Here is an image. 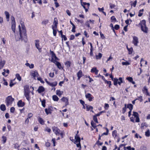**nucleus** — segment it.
<instances>
[{
  "label": "nucleus",
  "mask_w": 150,
  "mask_h": 150,
  "mask_svg": "<svg viewBox=\"0 0 150 150\" xmlns=\"http://www.w3.org/2000/svg\"><path fill=\"white\" fill-rule=\"evenodd\" d=\"M20 23L21 25H19L18 26L20 35L19 40L21 41H23L25 43H26L28 40L26 29L23 21L22 20L20 21Z\"/></svg>",
  "instance_id": "f257e3e1"
},
{
  "label": "nucleus",
  "mask_w": 150,
  "mask_h": 150,
  "mask_svg": "<svg viewBox=\"0 0 150 150\" xmlns=\"http://www.w3.org/2000/svg\"><path fill=\"white\" fill-rule=\"evenodd\" d=\"M52 129L53 131L56 135H60L62 138L64 137L65 135L64 131H61L57 127L54 126L52 127Z\"/></svg>",
  "instance_id": "f03ea898"
},
{
  "label": "nucleus",
  "mask_w": 150,
  "mask_h": 150,
  "mask_svg": "<svg viewBox=\"0 0 150 150\" xmlns=\"http://www.w3.org/2000/svg\"><path fill=\"white\" fill-rule=\"evenodd\" d=\"M24 95L28 101H30V98L29 94L30 92L29 87L28 85H25L24 87Z\"/></svg>",
  "instance_id": "7ed1b4c3"
},
{
  "label": "nucleus",
  "mask_w": 150,
  "mask_h": 150,
  "mask_svg": "<svg viewBox=\"0 0 150 150\" xmlns=\"http://www.w3.org/2000/svg\"><path fill=\"white\" fill-rule=\"evenodd\" d=\"M110 77L111 79L113 81L114 85L116 86L118 84L120 86L121 84L123 82L122 78L121 77L119 78L118 79L116 78H113V77L112 74L110 75Z\"/></svg>",
  "instance_id": "20e7f679"
},
{
  "label": "nucleus",
  "mask_w": 150,
  "mask_h": 150,
  "mask_svg": "<svg viewBox=\"0 0 150 150\" xmlns=\"http://www.w3.org/2000/svg\"><path fill=\"white\" fill-rule=\"evenodd\" d=\"M139 25L141 26V29L142 31L146 33H148V28L146 27V21L145 20L141 21Z\"/></svg>",
  "instance_id": "39448f33"
},
{
  "label": "nucleus",
  "mask_w": 150,
  "mask_h": 150,
  "mask_svg": "<svg viewBox=\"0 0 150 150\" xmlns=\"http://www.w3.org/2000/svg\"><path fill=\"white\" fill-rule=\"evenodd\" d=\"M14 100V99L11 96H8L5 99V103L6 106H8L9 105H11Z\"/></svg>",
  "instance_id": "423d86ee"
},
{
  "label": "nucleus",
  "mask_w": 150,
  "mask_h": 150,
  "mask_svg": "<svg viewBox=\"0 0 150 150\" xmlns=\"http://www.w3.org/2000/svg\"><path fill=\"white\" fill-rule=\"evenodd\" d=\"M50 52L51 54L52 57L51 60V62L54 63H56V61H57L56 60L59 61V59L57 57L53 51H52L50 50Z\"/></svg>",
  "instance_id": "0eeeda50"
},
{
  "label": "nucleus",
  "mask_w": 150,
  "mask_h": 150,
  "mask_svg": "<svg viewBox=\"0 0 150 150\" xmlns=\"http://www.w3.org/2000/svg\"><path fill=\"white\" fill-rule=\"evenodd\" d=\"M11 29L14 33L15 32L16 23L15 18L13 16L11 17Z\"/></svg>",
  "instance_id": "6e6552de"
},
{
  "label": "nucleus",
  "mask_w": 150,
  "mask_h": 150,
  "mask_svg": "<svg viewBox=\"0 0 150 150\" xmlns=\"http://www.w3.org/2000/svg\"><path fill=\"white\" fill-rule=\"evenodd\" d=\"M53 110V108L51 106H48V108H46L45 110V112L47 115H48L49 114H51Z\"/></svg>",
  "instance_id": "1a4fd4ad"
},
{
  "label": "nucleus",
  "mask_w": 150,
  "mask_h": 150,
  "mask_svg": "<svg viewBox=\"0 0 150 150\" xmlns=\"http://www.w3.org/2000/svg\"><path fill=\"white\" fill-rule=\"evenodd\" d=\"M35 44L36 47L38 50L40 52H41L42 48L40 47V41L39 40H35Z\"/></svg>",
  "instance_id": "9d476101"
},
{
  "label": "nucleus",
  "mask_w": 150,
  "mask_h": 150,
  "mask_svg": "<svg viewBox=\"0 0 150 150\" xmlns=\"http://www.w3.org/2000/svg\"><path fill=\"white\" fill-rule=\"evenodd\" d=\"M132 43L134 44L135 46H137L138 44L139 43V40L138 37H137V36H132Z\"/></svg>",
  "instance_id": "9b49d317"
},
{
  "label": "nucleus",
  "mask_w": 150,
  "mask_h": 150,
  "mask_svg": "<svg viewBox=\"0 0 150 150\" xmlns=\"http://www.w3.org/2000/svg\"><path fill=\"white\" fill-rule=\"evenodd\" d=\"M30 75L33 78H35L36 76L38 77L39 75L37 70L31 71L30 73Z\"/></svg>",
  "instance_id": "f8f14e48"
},
{
  "label": "nucleus",
  "mask_w": 150,
  "mask_h": 150,
  "mask_svg": "<svg viewBox=\"0 0 150 150\" xmlns=\"http://www.w3.org/2000/svg\"><path fill=\"white\" fill-rule=\"evenodd\" d=\"M86 98L88 99L89 101H91L94 98V97L90 93H87L85 95Z\"/></svg>",
  "instance_id": "ddd939ff"
},
{
  "label": "nucleus",
  "mask_w": 150,
  "mask_h": 150,
  "mask_svg": "<svg viewBox=\"0 0 150 150\" xmlns=\"http://www.w3.org/2000/svg\"><path fill=\"white\" fill-rule=\"evenodd\" d=\"M81 6L83 7V8L85 9L86 12H87L88 11V9L86 8L85 6L86 5H87V7L88 8H89V6H90V4L89 3H87L86 2H82V4H81Z\"/></svg>",
  "instance_id": "4468645a"
},
{
  "label": "nucleus",
  "mask_w": 150,
  "mask_h": 150,
  "mask_svg": "<svg viewBox=\"0 0 150 150\" xmlns=\"http://www.w3.org/2000/svg\"><path fill=\"white\" fill-rule=\"evenodd\" d=\"M61 100L65 102V106L63 107H65L66 106L69 105L68 99L67 98L63 97L61 99Z\"/></svg>",
  "instance_id": "2eb2a0df"
},
{
  "label": "nucleus",
  "mask_w": 150,
  "mask_h": 150,
  "mask_svg": "<svg viewBox=\"0 0 150 150\" xmlns=\"http://www.w3.org/2000/svg\"><path fill=\"white\" fill-rule=\"evenodd\" d=\"M99 71L97 69L96 67H93L91 70V72L92 73H94L95 74L97 75Z\"/></svg>",
  "instance_id": "dca6fc26"
},
{
  "label": "nucleus",
  "mask_w": 150,
  "mask_h": 150,
  "mask_svg": "<svg viewBox=\"0 0 150 150\" xmlns=\"http://www.w3.org/2000/svg\"><path fill=\"white\" fill-rule=\"evenodd\" d=\"M45 88L42 86H40L37 91L39 93H40L45 91Z\"/></svg>",
  "instance_id": "f3484780"
},
{
  "label": "nucleus",
  "mask_w": 150,
  "mask_h": 150,
  "mask_svg": "<svg viewBox=\"0 0 150 150\" xmlns=\"http://www.w3.org/2000/svg\"><path fill=\"white\" fill-rule=\"evenodd\" d=\"M58 24V20L57 18H54V21L53 22V25H52V27H54L55 28H57V25Z\"/></svg>",
  "instance_id": "a211bd4d"
},
{
  "label": "nucleus",
  "mask_w": 150,
  "mask_h": 150,
  "mask_svg": "<svg viewBox=\"0 0 150 150\" xmlns=\"http://www.w3.org/2000/svg\"><path fill=\"white\" fill-rule=\"evenodd\" d=\"M77 75L78 77L77 79L79 80L83 75L82 71L81 70H79L77 73Z\"/></svg>",
  "instance_id": "6ab92c4d"
},
{
  "label": "nucleus",
  "mask_w": 150,
  "mask_h": 150,
  "mask_svg": "<svg viewBox=\"0 0 150 150\" xmlns=\"http://www.w3.org/2000/svg\"><path fill=\"white\" fill-rule=\"evenodd\" d=\"M25 105V103L24 102H23L21 100H19L17 103V105L19 107H23Z\"/></svg>",
  "instance_id": "aec40b11"
},
{
  "label": "nucleus",
  "mask_w": 150,
  "mask_h": 150,
  "mask_svg": "<svg viewBox=\"0 0 150 150\" xmlns=\"http://www.w3.org/2000/svg\"><path fill=\"white\" fill-rule=\"evenodd\" d=\"M85 105H86V111H89L90 110H91V112H94L93 111V107L92 106H90L87 104H85Z\"/></svg>",
  "instance_id": "412c9836"
},
{
  "label": "nucleus",
  "mask_w": 150,
  "mask_h": 150,
  "mask_svg": "<svg viewBox=\"0 0 150 150\" xmlns=\"http://www.w3.org/2000/svg\"><path fill=\"white\" fill-rule=\"evenodd\" d=\"M38 120L40 124L43 125L45 124V121L41 117H38Z\"/></svg>",
  "instance_id": "4be33fe9"
},
{
  "label": "nucleus",
  "mask_w": 150,
  "mask_h": 150,
  "mask_svg": "<svg viewBox=\"0 0 150 150\" xmlns=\"http://www.w3.org/2000/svg\"><path fill=\"white\" fill-rule=\"evenodd\" d=\"M88 44L90 45L91 48H90V56H93V47L92 44L91 42H89Z\"/></svg>",
  "instance_id": "5701e85b"
},
{
  "label": "nucleus",
  "mask_w": 150,
  "mask_h": 150,
  "mask_svg": "<svg viewBox=\"0 0 150 150\" xmlns=\"http://www.w3.org/2000/svg\"><path fill=\"white\" fill-rule=\"evenodd\" d=\"M71 63L70 61H67L64 63V64L67 68H69L71 66Z\"/></svg>",
  "instance_id": "b1692460"
},
{
  "label": "nucleus",
  "mask_w": 150,
  "mask_h": 150,
  "mask_svg": "<svg viewBox=\"0 0 150 150\" xmlns=\"http://www.w3.org/2000/svg\"><path fill=\"white\" fill-rule=\"evenodd\" d=\"M91 125L92 126L94 129H96V132H98V130L97 128H96L97 126L96 125V123H94L93 121H91Z\"/></svg>",
  "instance_id": "393cba45"
},
{
  "label": "nucleus",
  "mask_w": 150,
  "mask_h": 150,
  "mask_svg": "<svg viewBox=\"0 0 150 150\" xmlns=\"http://www.w3.org/2000/svg\"><path fill=\"white\" fill-rule=\"evenodd\" d=\"M126 79L129 82L132 83L133 84H135V82L133 81V78L132 77H127L126 78Z\"/></svg>",
  "instance_id": "a878e982"
},
{
  "label": "nucleus",
  "mask_w": 150,
  "mask_h": 150,
  "mask_svg": "<svg viewBox=\"0 0 150 150\" xmlns=\"http://www.w3.org/2000/svg\"><path fill=\"white\" fill-rule=\"evenodd\" d=\"M148 126L147 125L145 122L142 123L141 125L140 128L141 129L143 130L145 129V127H146Z\"/></svg>",
  "instance_id": "bb28decb"
},
{
  "label": "nucleus",
  "mask_w": 150,
  "mask_h": 150,
  "mask_svg": "<svg viewBox=\"0 0 150 150\" xmlns=\"http://www.w3.org/2000/svg\"><path fill=\"white\" fill-rule=\"evenodd\" d=\"M5 63V61L4 60H1L0 61V70L3 68Z\"/></svg>",
  "instance_id": "cd10ccee"
},
{
  "label": "nucleus",
  "mask_w": 150,
  "mask_h": 150,
  "mask_svg": "<svg viewBox=\"0 0 150 150\" xmlns=\"http://www.w3.org/2000/svg\"><path fill=\"white\" fill-rule=\"evenodd\" d=\"M127 108H129V110H132L133 108V105L131 103L127 104Z\"/></svg>",
  "instance_id": "c85d7f7f"
},
{
  "label": "nucleus",
  "mask_w": 150,
  "mask_h": 150,
  "mask_svg": "<svg viewBox=\"0 0 150 150\" xmlns=\"http://www.w3.org/2000/svg\"><path fill=\"white\" fill-rule=\"evenodd\" d=\"M126 47L128 51L129 54H132L133 50V48H132V47H131L130 48H128L127 45Z\"/></svg>",
  "instance_id": "c756f323"
},
{
  "label": "nucleus",
  "mask_w": 150,
  "mask_h": 150,
  "mask_svg": "<svg viewBox=\"0 0 150 150\" xmlns=\"http://www.w3.org/2000/svg\"><path fill=\"white\" fill-rule=\"evenodd\" d=\"M54 63L57 65V68L59 69H61L62 68V65L59 62L56 61V63Z\"/></svg>",
  "instance_id": "7c9ffc66"
},
{
  "label": "nucleus",
  "mask_w": 150,
  "mask_h": 150,
  "mask_svg": "<svg viewBox=\"0 0 150 150\" xmlns=\"http://www.w3.org/2000/svg\"><path fill=\"white\" fill-rule=\"evenodd\" d=\"M57 82L56 81H54L52 83L50 82L48 85L52 87H55L57 85Z\"/></svg>",
  "instance_id": "2f4dec72"
},
{
  "label": "nucleus",
  "mask_w": 150,
  "mask_h": 150,
  "mask_svg": "<svg viewBox=\"0 0 150 150\" xmlns=\"http://www.w3.org/2000/svg\"><path fill=\"white\" fill-rule=\"evenodd\" d=\"M104 81L105 83H107L109 85L108 87L109 88H111V86L112 85L111 81H108L106 80L105 79Z\"/></svg>",
  "instance_id": "473e14b6"
},
{
  "label": "nucleus",
  "mask_w": 150,
  "mask_h": 150,
  "mask_svg": "<svg viewBox=\"0 0 150 150\" xmlns=\"http://www.w3.org/2000/svg\"><path fill=\"white\" fill-rule=\"evenodd\" d=\"M124 150H135V148H131V146H129L127 147L124 146Z\"/></svg>",
  "instance_id": "72a5a7b5"
},
{
  "label": "nucleus",
  "mask_w": 150,
  "mask_h": 150,
  "mask_svg": "<svg viewBox=\"0 0 150 150\" xmlns=\"http://www.w3.org/2000/svg\"><path fill=\"white\" fill-rule=\"evenodd\" d=\"M5 14L6 15V18L7 19V21H9L10 17L9 14V13L7 11H5Z\"/></svg>",
  "instance_id": "f704fd0d"
},
{
  "label": "nucleus",
  "mask_w": 150,
  "mask_h": 150,
  "mask_svg": "<svg viewBox=\"0 0 150 150\" xmlns=\"http://www.w3.org/2000/svg\"><path fill=\"white\" fill-rule=\"evenodd\" d=\"M102 57V54L100 53H99L98 55L96 56V58L97 59H100Z\"/></svg>",
  "instance_id": "c9c22d12"
},
{
  "label": "nucleus",
  "mask_w": 150,
  "mask_h": 150,
  "mask_svg": "<svg viewBox=\"0 0 150 150\" xmlns=\"http://www.w3.org/2000/svg\"><path fill=\"white\" fill-rule=\"evenodd\" d=\"M0 108L2 111H5L6 110L5 105L4 104H1L0 106Z\"/></svg>",
  "instance_id": "e433bc0d"
},
{
  "label": "nucleus",
  "mask_w": 150,
  "mask_h": 150,
  "mask_svg": "<svg viewBox=\"0 0 150 150\" xmlns=\"http://www.w3.org/2000/svg\"><path fill=\"white\" fill-rule=\"evenodd\" d=\"M144 11V10L143 9H140L139 10L138 14V16L139 17H141L143 14V12Z\"/></svg>",
  "instance_id": "4c0bfd02"
},
{
  "label": "nucleus",
  "mask_w": 150,
  "mask_h": 150,
  "mask_svg": "<svg viewBox=\"0 0 150 150\" xmlns=\"http://www.w3.org/2000/svg\"><path fill=\"white\" fill-rule=\"evenodd\" d=\"M57 28H55L54 27H52V29L53 30V35L55 37L56 36L57 33V31L56 30V29Z\"/></svg>",
  "instance_id": "58836bf2"
},
{
  "label": "nucleus",
  "mask_w": 150,
  "mask_h": 150,
  "mask_svg": "<svg viewBox=\"0 0 150 150\" xmlns=\"http://www.w3.org/2000/svg\"><path fill=\"white\" fill-rule=\"evenodd\" d=\"M143 93L144 94L148 91V89L146 86H144L142 89Z\"/></svg>",
  "instance_id": "ea45409f"
},
{
  "label": "nucleus",
  "mask_w": 150,
  "mask_h": 150,
  "mask_svg": "<svg viewBox=\"0 0 150 150\" xmlns=\"http://www.w3.org/2000/svg\"><path fill=\"white\" fill-rule=\"evenodd\" d=\"M127 109V104H125V107H123L122 110V112L124 114L126 112Z\"/></svg>",
  "instance_id": "a19ab883"
},
{
  "label": "nucleus",
  "mask_w": 150,
  "mask_h": 150,
  "mask_svg": "<svg viewBox=\"0 0 150 150\" xmlns=\"http://www.w3.org/2000/svg\"><path fill=\"white\" fill-rule=\"evenodd\" d=\"M52 99H53V100L54 101H57L59 99L58 97L56 95H55L53 96Z\"/></svg>",
  "instance_id": "79ce46f5"
},
{
  "label": "nucleus",
  "mask_w": 150,
  "mask_h": 150,
  "mask_svg": "<svg viewBox=\"0 0 150 150\" xmlns=\"http://www.w3.org/2000/svg\"><path fill=\"white\" fill-rule=\"evenodd\" d=\"M2 142L3 144L5 143L6 141L7 137L4 136H3L2 137Z\"/></svg>",
  "instance_id": "37998d69"
},
{
  "label": "nucleus",
  "mask_w": 150,
  "mask_h": 150,
  "mask_svg": "<svg viewBox=\"0 0 150 150\" xmlns=\"http://www.w3.org/2000/svg\"><path fill=\"white\" fill-rule=\"evenodd\" d=\"M63 93V91H61L59 90H57L56 91V94L59 96H61L62 94Z\"/></svg>",
  "instance_id": "c03bdc74"
},
{
  "label": "nucleus",
  "mask_w": 150,
  "mask_h": 150,
  "mask_svg": "<svg viewBox=\"0 0 150 150\" xmlns=\"http://www.w3.org/2000/svg\"><path fill=\"white\" fill-rule=\"evenodd\" d=\"M145 135L147 137H149L150 136V132L149 129H148L145 132Z\"/></svg>",
  "instance_id": "a18cd8bd"
},
{
  "label": "nucleus",
  "mask_w": 150,
  "mask_h": 150,
  "mask_svg": "<svg viewBox=\"0 0 150 150\" xmlns=\"http://www.w3.org/2000/svg\"><path fill=\"white\" fill-rule=\"evenodd\" d=\"M97 117V116L95 115L93 116V119L96 123H98V121Z\"/></svg>",
  "instance_id": "49530a36"
},
{
  "label": "nucleus",
  "mask_w": 150,
  "mask_h": 150,
  "mask_svg": "<svg viewBox=\"0 0 150 150\" xmlns=\"http://www.w3.org/2000/svg\"><path fill=\"white\" fill-rule=\"evenodd\" d=\"M112 136L114 137L117 136V131L116 130H114L112 132Z\"/></svg>",
  "instance_id": "de8ad7c7"
},
{
  "label": "nucleus",
  "mask_w": 150,
  "mask_h": 150,
  "mask_svg": "<svg viewBox=\"0 0 150 150\" xmlns=\"http://www.w3.org/2000/svg\"><path fill=\"white\" fill-rule=\"evenodd\" d=\"M16 77L17 79L19 81H20L21 80V77L20 76V75L18 74H17L16 75Z\"/></svg>",
  "instance_id": "09e8293b"
},
{
  "label": "nucleus",
  "mask_w": 150,
  "mask_h": 150,
  "mask_svg": "<svg viewBox=\"0 0 150 150\" xmlns=\"http://www.w3.org/2000/svg\"><path fill=\"white\" fill-rule=\"evenodd\" d=\"M41 101V104L42 106L44 108L45 107V103H46V100L45 99H44L42 100Z\"/></svg>",
  "instance_id": "8fccbe9b"
},
{
  "label": "nucleus",
  "mask_w": 150,
  "mask_h": 150,
  "mask_svg": "<svg viewBox=\"0 0 150 150\" xmlns=\"http://www.w3.org/2000/svg\"><path fill=\"white\" fill-rule=\"evenodd\" d=\"M106 130V132H104L101 134V136H103V135H107L108 134L109 130L106 127L105 128Z\"/></svg>",
  "instance_id": "3c124183"
},
{
  "label": "nucleus",
  "mask_w": 150,
  "mask_h": 150,
  "mask_svg": "<svg viewBox=\"0 0 150 150\" xmlns=\"http://www.w3.org/2000/svg\"><path fill=\"white\" fill-rule=\"evenodd\" d=\"M52 142L53 143V146H56V139L55 138H53L51 140Z\"/></svg>",
  "instance_id": "603ef678"
},
{
  "label": "nucleus",
  "mask_w": 150,
  "mask_h": 150,
  "mask_svg": "<svg viewBox=\"0 0 150 150\" xmlns=\"http://www.w3.org/2000/svg\"><path fill=\"white\" fill-rule=\"evenodd\" d=\"M96 78L101 77L103 81L105 79L103 76L100 75V74H99L97 76H96Z\"/></svg>",
  "instance_id": "864d4df0"
},
{
  "label": "nucleus",
  "mask_w": 150,
  "mask_h": 150,
  "mask_svg": "<svg viewBox=\"0 0 150 150\" xmlns=\"http://www.w3.org/2000/svg\"><path fill=\"white\" fill-rule=\"evenodd\" d=\"M124 146V145H123V144H121L120 145V147H119L118 148V147H117V146L116 145H115V146H115V149H115V150H116V149H117V150H120V147H121V146Z\"/></svg>",
  "instance_id": "5fc2aeb1"
},
{
  "label": "nucleus",
  "mask_w": 150,
  "mask_h": 150,
  "mask_svg": "<svg viewBox=\"0 0 150 150\" xmlns=\"http://www.w3.org/2000/svg\"><path fill=\"white\" fill-rule=\"evenodd\" d=\"M20 147V145L18 143H16L14 144V147L15 149H19V148Z\"/></svg>",
  "instance_id": "6e6d98bb"
},
{
  "label": "nucleus",
  "mask_w": 150,
  "mask_h": 150,
  "mask_svg": "<svg viewBox=\"0 0 150 150\" xmlns=\"http://www.w3.org/2000/svg\"><path fill=\"white\" fill-rule=\"evenodd\" d=\"M122 64L123 65H127L130 64L129 62L127 61H126V62H122Z\"/></svg>",
  "instance_id": "4d7b16f0"
},
{
  "label": "nucleus",
  "mask_w": 150,
  "mask_h": 150,
  "mask_svg": "<svg viewBox=\"0 0 150 150\" xmlns=\"http://www.w3.org/2000/svg\"><path fill=\"white\" fill-rule=\"evenodd\" d=\"M111 22H115L116 21V19L115 16H112L111 18Z\"/></svg>",
  "instance_id": "13d9d810"
},
{
  "label": "nucleus",
  "mask_w": 150,
  "mask_h": 150,
  "mask_svg": "<svg viewBox=\"0 0 150 150\" xmlns=\"http://www.w3.org/2000/svg\"><path fill=\"white\" fill-rule=\"evenodd\" d=\"M136 100H139L140 102H142L143 101L142 97V96H140L139 97H138L137 98H136Z\"/></svg>",
  "instance_id": "bf43d9fd"
},
{
  "label": "nucleus",
  "mask_w": 150,
  "mask_h": 150,
  "mask_svg": "<svg viewBox=\"0 0 150 150\" xmlns=\"http://www.w3.org/2000/svg\"><path fill=\"white\" fill-rule=\"evenodd\" d=\"M37 80L39 81H40L41 83H44V81L42 80V78L40 77H39L37 78Z\"/></svg>",
  "instance_id": "052dcab7"
},
{
  "label": "nucleus",
  "mask_w": 150,
  "mask_h": 150,
  "mask_svg": "<svg viewBox=\"0 0 150 150\" xmlns=\"http://www.w3.org/2000/svg\"><path fill=\"white\" fill-rule=\"evenodd\" d=\"M133 116H134V117H136L138 116H139L138 113L135 112H133Z\"/></svg>",
  "instance_id": "680f3d73"
},
{
  "label": "nucleus",
  "mask_w": 150,
  "mask_h": 150,
  "mask_svg": "<svg viewBox=\"0 0 150 150\" xmlns=\"http://www.w3.org/2000/svg\"><path fill=\"white\" fill-rule=\"evenodd\" d=\"M50 145L51 144L50 142H45V145L46 147H49L50 146Z\"/></svg>",
  "instance_id": "e2e57ef3"
},
{
  "label": "nucleus",
  "mask_w": 150,
  "mask_h": 150,
  "mask_svg": "<svg viewBox=\"0 0 150 150\" xmlns=\"http://www.w3.org/2000/svg\"><path fill=\"white\" fill-rule=\"evenodd\" d=\"M110 8L111 9L114 8L115 7V5L114 4L110 3L109 4Z\"/></svg>",
  "instance_id": "0e129e2a"
},
{
  "label": "nucleus",
  "mask_w": 150,
  "mask_h": 150,
  "mask_svg": "<svg viewBox=\"0 0 150 150\" xmlns=\"http://www.w3.org/2000/svg\"><path fill=\"white\" fill-rule=\"evenodd\" d=\"M61 37L62 38V41H63V39L64 41H66L67 40V38L66 37V36L65 35H63Z\"/></svg>",
  "instance_id": "69168bd1"
},
{
  "label": "nucleus",
  "mask_w": 150,
  "mask_h": 150,
  "mask_svg": "<svg viewBox=\"0 0 150 150\" xmlns=\"http://www.w3.org/2000/svg\"><path fill=\"white\" fill-rule=\"evenodd\" d=\"M76 145L77 147L79 148V149H81V146L80 142L76 143Z\"/></svg>",
  "instance_id": "338daca9"
},
{
  "label": "nucleus",
  "mask_w": 150,
  "mask_h": 150,
  "mask_svg": "<svg viewBox=\"0 0 150 150\" xmlns=\"http://www.w3.org/2000/svg\"><path fill=\"white\" fill-rule=\"evenodd\" d=\"M96 144H97L98 146H101L103 144V142H100L98 140V141L96 142Z\"/></svg>",
  "instance_id": "774afa93"
}]
</instances>
